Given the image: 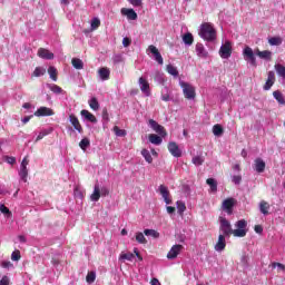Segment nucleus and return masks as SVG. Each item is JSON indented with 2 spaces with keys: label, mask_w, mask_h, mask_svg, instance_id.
Masks as SVG:
<instances>
[{
  "label": "nucleus",
  "mask_w": 285,
  "mask_h": 285,
  "mask_svg": "<svg viewBox=\"0 0 285 285\" xmlns=\"http://www.w3.org/2000/svg\"><path fill=\"white\" fill-rule=\"evenodd\" d=\"M102 119H106V121H108V109L102 110Z\"/></svg>",
  "instance_id": "obj_62"
},
{
  "label": "nucleus",
  "mask_w": 285,
  "mask_h": 285,
  "mask_svg": "<svg viewBox=\"0 0 285 285\" xmlns=\"http://www.w3.org/2000/svg\"><path fill=\"white\" fill-rule=\"evenodd\" d=\"M71 66H73L76 70H83V60L73 58L71 59Z\"/></svg>",
  "instance_id": "obj_27"
},
{
  "label": "nucleus",
  "mask_w": 285,
  "mask_h": 285,
  "mask_svg": "<svg viewBox=\"0 0 285 285\" xmlns=\"http://www.w3.org/2000/svg\"><path fill=\"white\" fill-rule=\"evenodd\" d=\"M100 195H102V197H106L107 195H110V190H108V188L102 187L100 190Z\"/></svg>",
  "instance_id": "obj_59"
},
{
  "label": "nucleus",
  "mask_w": 285,
  "mask_h": 285,
  "mask_svg": "<svg viewBox=\"0 0 285 285\" xmlns=\"http://www.w3.org/2000/svg\"><path fill=\"white\" fill-rule=\"evenodd\" d=\"M121 14H124V17H127L129 21H137V12H135V9L122 8Z\"/></svg>",
  "instance_id": "obj_16"
},
{
  "label": "nucleus",
  "mask_w": 285,
  "mask_h": 285,
  "mask_svg": "<svg viewBox=\"0 0 285 285\" xmlns=\"http://www.w3.org/2000/svg\"><path fill=\"white\" fill-rule=\"evenodd\" d=\"M272 267L273 268H277L278 267V268H281V271H285V266L282 263H273Z\"/></svg>",
  "instance_id": "obj_58"
},
{
  "label": "nucleus",
  "mask_w": 285,
  "mask_h": 285,
  "mask_svg": "<svg viewBox=\"0 0 285 285\" xmlns=\"http://www.w3.org/2000/svg\"><path fill=\"white\" fill-rule=\"evenodd\" d=\"M69 121H70L71 126H73L75 130H77V132H79V135H83V127L81 126L79 118H77V116H75V114H71L69 116Z\"/></svg>",
  "instance_id": "obj_8"
},
{
  "label": "nucleus",
  "mask_w": 285,
  "mask_h": 285,
  "mask_svg": "<svg viewBox=\"0 0 285 285\" xmlns=\"http://www.w3.org/2000/svg\"><path fill=\"white\" fill-rule=\"evenodd\" d=\"M136 242H138V244H148L146 236H144L141 232L136 233Z\"/></svg>",
  "instance_id": "obj_37"
},
{
  "label": "nucleus",
  "mask_w": 285,
  "mask_h": 285,
  "mask_svg": "<svg viewBox=\"0 0 285 285\" xmlns=\"http://www.w3.org/2000/svg\"><path fill=\"white\" fill-rule=\"evenodd\" d=\"M120 259H126L127 262H132V259H135V254H132L130 252L121 254Z\"/></svg>",
  "instance_id": "obj_45"
},
{
  "label": "nucleus",
  "mask_w": 285,
  "mask_h": 285,
  "mask_svg": "<svg viewBox=\"0 0 285 285\" xmlns=\"http://www.w3.org/2000/svg\"><path fill=\"white\" fill-rule=\"evenodd\" d=\"M101 26V20L99 18H94L91 20V30H97Z\"/></svg>",
  "instance_id": "obj_48"
},
{
  "label": "nucleus",
  "mask_w": 285,
  "mask_h": 285,
  "mask_svg": "<svg viewBox=\"0 0 285 285\" xmlns=\"http://www.w3.org/2000/svg\"><path fill=\"white\" fill-rule=\"evenodd\" d=\"M282 37H272L268 39L269 46H282Z\"/></svg>",
  "instance_id": "obj_36"
},
{
  "label": "nucleus",
  "mask_w": 285,
  "mask_h": 285,
  "mask_svg": "<svg viewBox=\"0 0 285 285\" xmlns=\"http://www.w3.org/2000/svg\"><path fill=\"white\" fill-rule=\"evenodd\" d=\"M80 115H81L82 117H85V119H86L87 121H90V124H97V117H95V115H92V112H90V111H88V110H86V109H82V110L80 111Z\"/></svg>",
  "instance_id": "obj_19"
},
{
  "label": "nucleus",
  "mask_w": 285,
  "mask_h": 285,
  "mask_svg": "<svg viewBox=\"0 0 285 285\" xmlns=\"http://www.w3.org/2000/svg\"><path fill=\"white\" fill-rule=\"evenodd\" d=\"M11 259L12 262H19V259H21V252L16 250L11 254Z\"/></svg>",
  "instance_id": "obj_50"
},
{
  "label": "nucleus",
  "mask_w": 285,
  "mask_h": 285,
  "mask_svg": "<svg viewBox=\"0 0 285 285\" xmlns=\"http://www.w3.org/2000/svg\"><path fill=\"white\" fill-rule=\"evenodd\" d=\"M259 210L262 215H268V210H271V204H268L266 200H262L259 203Z\"/></svg>",
  "instance_id": "obj_25"
},
{
  "label": "nucleus",
  "mask_w": 285,
  "mask_h": 285,
  "mask_svg": "<svg viewBox=\"0 0 285 285\" xmlns=\"http://www.w3.org/2000/svg\"><path fill=\"white\" fill-rule=\"evenodd\" d=\"M234 206H235V198H227L223 202V210H226L227 215H233Z\"/></svg>",
  "instance_id": "obj_13"
},
{
  "label": "nucleus",
  "mask_w": 285,
  "mask_h": 285,
  "mask_svg": "<svg viewBox=\"0 0 285 285\" xmlns=\"http://www.w3.org/2000/svg\"><path fill=\"white\" fill-rule=\"evenodd\" d=\"M224 248H226V236L220 234L215 245V250L222 252Z\"/></svg>",
  "instance_id": "obj_18"
},
{
  "label": "nucleus",
  "mask_w": 285,
  "mask_h": 285,
  "mask_svg": "<svg viewBox=\"0 0 285 285\" xmlns=\"http://www.w3.org/2000/svg\"><path fill=\"white\" fill-rule=\"evenodd\" d=\"M243 55L246 59V61H249L252 66L256 67L257 66V59L256 57H259V59H264L265 61H271L273 59V52L269 50H264L261 51L259 49H255L253 52V48L250 47H245Z\"/></svg>",
  "instance_id": "obj_2"
},
{
  "label": "nucleus",
  "mask_w": 285,
  "mask_h": 285,
  "mask_svg": "<svg viewBox=\"0 0 285 285\" xmlns=\"http://www.w3.org/2000/svg\"><path fill=\"white\" fill-rule=\"evenodd\" d=\"M191 163L194 164V166H202L204 164V157L195 156L193 157Z\"/></svg>",
  "instance_id": "obj_43"
},
{
  "label": "nucleus",
  "mask_w": 285,
  "mask_h": 285,
  "mask_svg": "<svg viewBox=\"0 0 285 285\" xmlns=\"http://www.w3.org/2000/svg\"><path fill=\"white\" fill-rule=\"evenodd\" d=\"M150 284H151V285H161V283H159V279H157V278H153V279L150 281Z\"/></svg>",
  "instance_id": "obj_64"
},
{
  "label": "nucleus",
  "mask_w": 285,
  "mask_h": 285,
  "mask_svg": "<svg viewBox=\"0 0 285 285\" xmlns=\"http://www.w3.org/2000/svg\"><path fill=\"white\" fill-rule=\"evenodd\" d=\"M98 75L102 81H108L110 79V69L102 67L98 70Z\"/></svg>",
  "instance_id": "obj_20"
},
{
  "label": "nucleus",
  "mask_w": 285,
  "mask_h": 285,
  "mask_svg": "<svg viewBox=\"0 0 285 285\" xmlns=\"http://www.w3.org/2000/svg\"><path fill=\"white\" fill-rule=\"evenodd\" d=\"M48 135H50V130H48V129L40 131L36 138V144H37V141H41V139H43V137H48Z\"/></svg>",
  "instance_id": "obj_47"
},
{
  "label": "nucleus",
  "mask_w": 285,
  "mask_h": 285,
  "mask_svg": "<svg viewBox=\"0 0 285 285\" xmlns=\"http://www.w3.org/2000/svg\"><path fill=\"white\" fill-rule=\"evenodd\" d=\"M49 88L51 92H55V95H61L63 92V89L58 85H51Z\"/></svg>",
  "instance_id": "obj_46"
},
{
  "label": "nucleus",
  "mask_w": 285,
  "mask_h": 285,
  "mask_svg": "<svg viewBox=\"0 0 285 285\" xmlns=\"http://www.w3.org/2000/svg\"><path fill=\"white\" fill-rule=\"evenodd\" d=\"M131 6L135 8L141 7V0H128Z\"/></svg>",
  "instance_id": "obj_53"
},
{
  "label": "nucleus",
  "mask_w": 285,
  "mask_h": 285,
  "mask_svg": "<svg viewBox=\"0 0 285 285\" xmlns=\"http://www.w3.org/2000/svg\"><path fill=\"white\" fill-rule=\"evenodd\" d=\"M165 204H173V199H170V190L165 185H160L158 188Z\"/></svg>",
  "instance_id": "obj_12"
},
{
  "label": "nucleus",
  "mask_w": 285,
  "mask_h": 285,
  "mask_svg": "<svg viewBox=\"0 0 285 285\" xmlns=\"http://www.w3.org/2000/svg\"><path fill=\"white\" fill-rule=\"evenodd\" d=\"M206 184L209 186L213 193H217V180H215L214 178H208L206 180Z\"/></svg>",
  "instance_id": "obj_32"
},
{
  "label": "nucleus",
  "mask_w": 285,
  "mask_h": 285,
  "mask_svg": "<svg viewBox=\"0 0 285 285\" xmlns=\"http://www.w3.org/2000/svg\"><path fill=\"white\" fill-rule=\"evenodd\" d=\"M278 77H282V79H285V66L282 63H276L274 66Z\"/></svg>",
  "instance_id": "obj_28"
},
{
  "label": "nucleus",
  "mask_w": 285,
  "mask_h": 285,
  "mask_svg": "<svg viewBox=\"0 0 285 285\" xmlns=\"http://www.w3.org/2000/svg\"><path fill=\"white\" fill-rule=\"evenodd\" d=\"M233 55V43L230 41H225L224 45L220 46L219 57L222 59H230Z\"/></svg>",
  "instance_id": "obj_4"
},
{
  "label": "nucleus",
  "mask_w": 285,
  "mask_h": 285,
  "mask_svg": "<svg viewBox=\"0 0 285 285\" xmlns=\"http://www.w3.org/2000/svg\"><path fill=\"white\" fill-rule=\"evenodd\" d=\"M144 235L147 237H154V239H159V232L155 229H145Z\"/></svg>",
  "instance_id": "obj_31"
},
{
  "label": "nucleus",
  "mask_w": 285,
  "mask_h": 285,
  "mask_svg": "<svg viewBox=\"0 0 285 285\" xmlns=\"http://www.w3.org/2000/svg\"><path fill=\"white\" fill-rule=\"evenodd\" d=\"M196 52H197V56L203 58V59H206V57H208V51L206 50V48L202 43L196 45Z\"/></svg>",
  "instance_id": "obj_21"
},
{
  "label": "nucleus",
  "mask_w": 285,
  "mask_h": 285,
  "mask_svg": "<svg viewBox=\"0 0 285 285\" xmlns=\"http://www.w3.org/2000/svg\"><path fill=\"white\" fill-rule=\"evenodd\" d=\"M141 155L147 164H153V156L150 155V151L148 149H142Z\"/></svg>",
  "instance_id": "obj_35"
},
{
  "label": "nucleus",
  "mask_w": 285,
  "mask_h": 285,
  "mask_svg": "<svg viewBox=\"0 0 285 285\" xmlns=\"http://www.w3.org/2000/svg\"><path fill=\"white\" fill-rule=\"evenodd\" d=\"M43 75H46V68L43 67H36L32 73L33 77H43Z\"/></svg>",
  "instance_id": "obj_40"
},
{
  "label": "nucleus",
  "mask_w": 285,
  "mask_h": 285,
  "mask_svg": "<svg viewBox=\"0 0 285 285\" xmlns=\"http://www.w3.org/2000/svg\"><path fill=\"white\" fill-rule=\"evenodd\" d=\"M149 126L155 132L160 135V137H166L168 135V132H166V128L159 125L155 119H149Z\"/></svg>",
  "instance_id": "obj_6"
},
{
  "label": "nucleus",
  "mask_w": 285,
  "mask_h": 285,
  "mask_svg": "<svg viewBox=\"0 0 285 285\" xmlns=\"http://www.w3.org/2000/svg\"><path fill=\"white\" fill-rule=\"evenodd\" d=\"M273 97H274V99H276V101L281 106H285V98H284V94H282V91H279V90L273 91Z\"/></svg>",
  "instance_id": "obj_23"
},
{
  "label": "nucleus",
  "mask_w": 285,
  "mask_h": 285,
  "mask_svg": "<svg viewBox=\"0 0 285 285\" xmlns=\"http://www.w3.org/2000/svg\"><path fill=\"white\" fill-rule=\"evenodd\" d=\"M6 161H7L8 164H10L11 166H13V164H17V158L11 157V156H7V157H6Z\"/></svg>",
  "instance_id": "obj_54"
},
{
  "label": "nucleus",
  "mask_w": 285,
  "mask_h": 285,
  "mask_svg": "<svg viewBox=\"0 0 285 285\" xmlns=\"http://www.w3.org/2000/svg\"><path fill=\"white\" fill-rule=\"evenodd\" d=\"M89 106H90L91 110H99V101L97 100L96 97H94L89 100Z\"/></svg>",
  "instance_id": "obj_42"
},
{
  "label": "nucleus",
  "mask_w": 285,
  "mask_h": 285,
  "mask_svg": "<svg viewBox=\"0 0 285 285\" xmlns=\"http://www.w3.org/2000/svg\"><path fill=\"white\" fill-rule=\"evenodd\" d=\"M254 166L256 173H264V170H266V163L262 158H256Z\"/></svg>",
  "instance_id": "obj_17"
},
{
  "label": "nucleus",
  "mask_w": 285,
  "mask_h": 285,
  "mask_svg": "<svg viewBox=\"0 0 285 285\" xmlns=\"http://www.w3.org/2000/svg\"><path fill=\"white\" fill-rule=\"evenodd\" d=\"M181 250H184V245H174L167 254V259H177Z\"/></svg>",
  "instance_id": "obj_11"
},
{
  "label": "nucleus",
  "mask_w": 285,
  "mask_h": 285,
  "mask_svg": "<svg viewBox=\"0 0 285 285\" xmlns=\"http://www.w3.org/2000/svg\"><path fill=\"white\" fill-rule=\"evenodd\" d=\"M176 206H177L178 215H184V213H186V203L181 200H177Z\"/></svg>",
  "instance_id": "obj_34"
},
{
  "label": "nucleus",
  "mask_w": 285,
  "mask_h": 285,
  "mask_svg": "<svg viewBox=\"0 0 285 285\" xmlns=\"http://www.w3.org/2000/svg\"><path fill=\"white\" fill-rule=\"evenodd\" d=\"M247 226L248 222H246V219H240L235 223L236 229H233V226L228 219L220 218L219 230L223 233L220 235H224L225 237H230V235H234V237H246L248 233Z\"/></svg>",
  "instance_id": "obj_1"
},
{
  "label": "nucleus",
  "mask_w": 285,
  "mask_h": 285,
  "mask_svg": "<svg viewBox=\"0 0 285 285\" xmlns=\"http://www.w3.org/2000/svg\"><path fill=\"white\" fill-rule=\"evenodd\" d=\"M114 132L117 137H126V130L120 129L119 127H114Z\"/></svg>",
  "instance_id": "obj_49"
},
{
  "label": "nucleus",
  "mask_w": 285,
  "mask_h": 285,
  "mask_svg": "<svg viewBox=\"0 0 285 285\" xmlns=\"http://www.w3.org/2000/svg\"><path fill=\"white\" fill-rule=\"evenodd\" d=\"M233 184L239 185L242 184V175H236L232 177Z\"/></svg>",
  "instance_id": "obj_51"
},
{
  "label": "nucleus",
  "mask_w": 285,
  "mask_h": 285,
  "mask_svg": "<svg viewBox=\"0 0 285 285\" xmlns=\"http://www.w3.org/2000/svg\"><path fill=\"white\" fill-rule=\"evenodd\" d=\"M91 202H99L101 198V189L99 188V185H95L94 193L90 196Z\"/></svg>",
  "instance_id": "obj_22"
},
{
  "label": "nucleus",
  "mask_w": 285,
  "mask_h": 285,
  "mask_svg": "<svg viewBox=\"0 0 285 285\" xmlns=\"http://www.w3.org/2000/svg\"><path fill=\"white\" fill-rule=\"evenodd\" d=\"M0 213L3 215H10V209L6 205H0Z\"/></svg>",
  "instance_id": "obj_52"
},
{
  "label": "nucleus",
  "mask_w": 285,
  "mask_h": 285,
  "mask_svg": "<svg viewBox=\"0 0 285 285\" xmlns=\"http://www.w3.org/2000/svg\"><path fill=\"white\" fill-rule=\"evenodd\" d=\"M167 213H168L169 215H173V213H175V207H173V206H167Z\"/></svg>",
  "instance_id": "obj_63"
},
{
  "label": "nucleus",
  "mask_w": 285,
  "mask_h": 285,
  "mask_svg": "<svg viewBox=\"0 0 285 285\" xmlns=\"http://www.w3.org/2000/svg\"><path fill=\"white\" fill-rule=\"evenodd\" d=\"M149 141H150V144H154L155 146H160V144L164 141V139H161V136L151 134V135H149Z\"/></svg>",
  "instance_id": "obj_26"
},
{
  "label": "nucleus",
  "mask_w": 285,
  "mask_h": 285,
  "mask_svg": "<svg viewBox=\"0 0 285 285\" xmlns=\"http://www.w3.org/2000/svg\"><path fill=\"white\" fill-rule=\"evenodd\" d=\"M55 110L48 107H40L35 111V117H52Z\"/></svg>",
  "instance_id": "obj_10"
},
{
  "label": "nucleus",
  "mask_w": 285,
  "mask_h": 285,
  "mask_svg": "<svg viewBox=\"0 0 285 285\" xmlns=\"http://www.w3.org/2000/svg\"><path fill=\"white\" fill-rule=\"evenodd\" d=\"M167 72L168 75H171L173 77H179V71L177 70V67L173 65H167Z\"/></svg>",
  "instance_id": "obj_33"
},
{
  "label": "nucleus",
  "mask_w": 285,
  "mask_h": 285,
  "mask_svg": "<svg viewBox=\"0 0 285 285\" xmlns=\"http://www.w3.org/2000/svg\"><path fill=\"white\" fill-rule=\"evenodd\" d=\"M199 37L205 41H215L217 39V30L209 22H204L200 26Z\"/></svg>",
  "instance_id": "obj_3"
},
{
  "label": "nucleus",
  "mask_w": 285,
  "mask_h": 285,
  "mask_svg": "<svg viewBox=\"0 0 285 285\" xmlns=\"http://www.w3.org/2000/svg\"><path fill=\"white\" fill-rule=\"evenodd\" d=\"M130 43H132V40H130V38L126 37L122 39V46L125 48H128V46H130Z\"/></svg>",
  "instance_id": "obj_56"
},
{
  "label": "nucleus",
  "mask_w": 285,
  "mask_h": 285,
  "mask_svg": "<svg viewBox=\"0 0 285 285\" xmlns=\"http://www.w3.org/2000/svg\"><path fill=\"white\" fill-rule=\"evenodd\" d=\"M0 285H10V278L8 276H3L0 279Z\"/></svg>",
  "instance_id": "obj_55"
},
{
  "label": "nucleus",
  "mask_w": 285,
  "mask_h": 285,
  "mask_svg": "<svg viewBox=\"0 0 285 285\" xmlns=\"http://www.w3.org/2000/svg\"><path fill=\"white\" fill-rule=\"evenodd\" d=\"M183 41L186 46H193L195 38L193 37V33L188 32L183 36Z\"/></svg>",
  "instance_id": "obj_29"
},
{
  "label": "nucleus",
  "mask_w": 285,
  "mask_h": 285,
  "mask_svg": "<svg viewBox=\"0 0 285 285\" xmlns=\"http://www.w3.org/2000/svg\"><path fill=\"white\" fill-rule=\"evenodd\" d=\"M148 50L154 56L155 61H157V63H159V66H164V57H161L159 49H157V47H155V45H150L148 47Z\"/></svg>",
  "instance_id": "obj_7"
},
{
  "label": "nucleus",
  "mask_w": 285,
  "mask_h": 285,
  "mask_svg": "<svg viewBox=\"0 0 285 285\" xmlns=\"http://www.w3.org/2000/svg\"><path fill=\"white\" fill-rule=\"evenodd\" d=\"M38 57H40V59L52 60L55 59V53L50 52V50L46 48H40L38 49Z\"/></svg>",
  "instance_id": "obj_15"
},
{
  "label": "nucleus",
  "mask_w": 285,
  "mask_h": 285,
  "mask_svg": "<svg viewBox=\"0 0 285 285\" xmlns=\"http://www.w3.org/2000/svg\"><path fill=\"white\" fill-rule=\"evenodd\" d=\"M48 75L50 76V79H52V81H57V79H58V77H57V68L49 67L48 68Z\"/></svg>",
  "instance_id": "obj_41"
},
{
  "label": "nucleus",
  "mask_w": 285,
  "mask_h": 285,
  "mask_svg": "<svg viewBox=\"0 0 285 285\" xmlns=\"http://www.w3.org/2000/svg\"><path fill=\"white\" fill-rule=\"evenodd\" d=\"M254 230L258 235H262V233H264V227H262V225H255Z\"/></svg>",
  "instance_id": "obj_57"
},
{
  "label": "nucleus",
  "mask_w": 285,
  "mask_h": 285,
  "mask_svg": "<svg viewBox=\"0 0 285 285\" xmlns=\"http://www.w3.org/2000/svg\"><path fill=\"white\" fill-rule=\"evenodd\" d=\"M28 164H29L28 157H24L21 161L20 168H28Z\"/></svg>",
  "instance_id": "obj_60"
},
{
  "label": "nucleus",
  "mask_w": 285,
  "mask_h": 285,
  "mask_svg": "<svg viewBox=\"0 0 285 285\" xmlns=\"http://www.w3.org/2000/svg\"><path fill=\"white\" fill-rule=\"evenodd\" d=\"M21 179L24 181H28V167H20V173H19Z\"/></svg>",
  "instance_id": "obj_44"
},
{
  "label": "nucleus",
  "mask_w": 285,
  "mask_h": 285,
  "mask_svg": "<svg viewBox=\"0 0 285 285\" xmlns=\"http://www.w3.org/2000/svg\"><path fill=\"white\" fill-rule=\"evenodd\" d=\"M213 132L215 137H222L224 135V127H222L219 124L214 125Z\"/></svg>",
  "instance_id": "obj_30"
},
{
  "label": "nucleus",
  "mask_w": 285,
  "mask_h": 285,
  "mask_svg": "<svg viewBox=\"0 0 285 285\" xmlns=\"http://www.w3.org/2000/svg\"><path fill=\"white\" fill-rule=\"evenodd\" d=\"M168 151L170 153V155H173V157H181V149H179V145H177V142L175 141H170L167 145Z\"/></svg>",
  "instance_id": "obj_9"
},
{
  "label": "nucleus",
  "mask_w": 285,
  "mask_h": 285,
  "mask_svg": "<svg viewBox=\"0 0 285 285\" xmlns=\"http://www.w3.org/2000/svg\"><path fill=\"white\" fill-rule=\"evenodd\" d=\"M275 86V71H268L267 80L263 87L264 90H271Z\"/></svg>",
  "instance_id": "obj_14"
},
{
  "label": "nucleus",
  "mask_w": 285,
  "mask_h": 285,
  "mask_svg": "<svg viewBox=\"0 0 285 285\" xmlns=\"http://www.w3.org/2000/svg\"><path fill=\"white\" fill-rule=\"evenodd\" d=\"M90 146V139L88 138H82L79 142V147L81 148V150H87Z\"/></svg>",
  "instance_id": "obj_39"
},
{
  "label": "nucleus",
  "mask_w": 285,
  "mask_h": 285,
  "mask_svg": "<svg viewBox=\"0 0 285 285\" xmlns=\"http://www.w3.org/2000/svg\"><path fill=\"white\" fill-rule=\"evenodd\" d=\"M95 279H97V274L95 272H89L86 276L87 284H95Z\"/></svg>",
  "instance_id": "obj_38"
},
{
  "label": "nucleus",
  "mask_w": 285,
  "mask_h": 285,
  "mask_svg": "<svg viewBox=\"0 0 285 285\" xmlns=\"http://www.w3.org/2000/svg\"><path fill=\"white\" fill-rule=\"evenodd\" d=\"M139 83L141 92H150V83L144 77L139 78Z\"/></svg>",
  "instance_id": "obj_24"
},
{
  "label": "nucleus",
  "mask_w": 285,
  "mask_h": 285,
  "mask_svg": "<svg viewBox=\"0 0 285 285\" xmlns=\"http://www.w3.org/2000/svg\"><path fill=\"white\" fill-rule=\"evenodd\" d=\"M180 87L183 88V92L186 99H195L196 97L195 87L184 81L180 82Z\"/></svg>",
  "instance_id": "obj_5"
},
{
  "label": "nucleus",
  "mask_w": 285,
  "mask_h": 285,
  "mask_svg": "<svg viewBox=\"0 0 285 285\" xmlns=\"http://www.w3.org/2000/svg\"><path fill=\"white\" fill-rule=\"evenodd\" d=\"M2 268H11L12 264L10 261H4L1 263Z\"/></svg>",
  "instance_id": "obj_61"
}]
</instances>
